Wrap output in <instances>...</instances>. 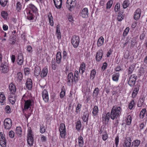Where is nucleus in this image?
I'll use <instances>...</instances> for the list:
<instances>
[{
	"label": "nucleus",
	"instance_id": "e433bc0d",
	"mask_svg": "<svg viewBox=\"0 0 147 147\" xmlns=\"http://www.w3.org/2000/svg\"><path fill=\"white\" fill-rule=\"evenodd\" d=\"M144 102V100L143 98L140 99L138 101L137 103V106L138 107H141L143 105Z\"/></svg>",
	"mask_w": 147,
	"mask_h": 147
},
{
	"label": "nucleus",
	"instance_id": "ddd939ff",
	"mask_svg": "<svg viewBox=\"0 0 147 147\" xmlns=\"http://www.w3.org/2000/svg\"><path fill=\"white\" fill-rule=\"evenodd\" d=\"M103 55V51L102 49L98 50L96 56V60L97 62H99L101 60Z\"/></svg>",
	"mask_w": 147,
	"mask_h": 147
},
{
	"label": "nucleus",
	"instance_id": "c85d7f7f",
	"mask_svg": "<svg viewBox=\"0 0 147 147\" xmlns=\"http://www.w3.org/2000/svg\"><path fill=\"white\" fill-rule=\"evenodd\" d=\"M120 74L119 73H116L113 74L112 76L113 80L115 82H117L119 80Z\"/></svg>",
	"mask_w": 147,
	"mask_h": 147
},
{
	"label": "nucleus",
	"instance_id": "cd10ccee",
	"mask_svg": "<svg viewBox=\"0 0 147 147\" xmlns=\"http://www.w3.org/2000/svg\"><path fill=\"white\" fill-rule=\"evenodd\" d=\"M78 146L79 147H83L84 144L83 138L81 136H79L78 138Z\"/></svg>",
	"mask_w": 147,
	"mask_h": 147
},
{
	"label": "nucleus",
	"instance_id": "0e129e2a",
	"mask_svg": "<svg viewBox=\"0 0 147 147\" xmlns=\"http://www.w3.org/2000/svg\"><path fill=\"white\" fill-rule=\"evenodd\" d=\"M102 139L104 141L106 140L108 137V135L107 133L105 134H103L102 136Z\"/></svg>",
	"mask_w": 147,
	"mask_h": 147
},
{
	"label": "nucleus",
	"instance_id": "393cba45",
	"mask_svg": "<svg viewBox=\"0 0 147 147\" xmlns=\"http://www.w3.org/2000/svg\"><path fill=\"white\" fill-rule=\"evenodd\" d=\"M48 72V70L47 67H45L42 70L40 76L41 78H44L47 76Z\"/></svg>",
	"mask_w": 147,
	"mask_h": 147
},
{
	"label": "nucleus",
	"instance_id": "473e14b6",
	"mask_svg": "<svg viewBox=\"0 0 147 147\" xmlns=\"http://www.w3.org/2000/svg\"><path fill=\"white\" fill-rule=\"evenodd\" d=\"M5 95L4 94L3 92H0V102L1 103V105H3V104H2L4 101L5 100Z\"/></svg>",
	"mask_w": 147,
	"mask_h": 147
},
{
	"label": "nucleus",
	"instance_id": "2eb2a0df",
	"mask_svg": "<svg viewBox=\"0 0 147 147\" xmlns=\"http://www.w3.org/2000/svg\"><path fill=\"white\" fill-rule=\"evenodd\" d=\"M141 10L140 8L137 9L134 13V19L136 20H138L140 17Z\"/></svg>",
	"mask_w": 147,
	"mask_h": 147
},
{
	"label": "nucleus",
	"instance_id": "a878e982",
	"mask_svg": "<svg viewBox=\"0 0 147 147\" xmlns=\"http://www.w3.org/2000/svg\"><path fill=\"white\" fill-rule=\"evenodd\" d=\"M104 41V39L103 37L101 36H100L98 39L97 42V45L98 47H100L103 45Z\"/></svg>",
	"mask_w": 147,
	"mask_h": 147
},
{
	"label": "nucleus",
	"instance_id": "f257e3e1",
	"mask_svg": "<svg viewBox=\"0 0 147 147\" xmlns=\"http://www.w3.org/2000/svg\"><path fill=\"white\" fill-rule=\"evenodd\" d=\"M121 109L120 107L113 106L111 112V118L113 120L119 117L121 114Z\"/></svg>",
	"mask_w": 147,
	"mask_h": 147
},
{
	"label": "nucleus",
	"instance_id": "6e6552de",
	"mask_svg": "<svg viewBox=\"0 0 147 147\" xmlns=\"http://www.w3.org/2000/svg\"><path fill=\"white\" fill-rule=\"evenodd\" d=\"M74 82V76L72 72H71L68 74L67 76V83L68 85L71 86Z\"/></svg>",
	"mask_w": 147,
	"mask_h": 147
},
{
	"label": "nucleus",
	"instance_id": "a18cd8bd",
	"mask_svg": "<svg viewBox=\"0 0 147 147\" xmlns=\"http://www.w3.org/2000/svg\"><path fill=\"white\" fill-rule=\"evenodd\" d=\"M5 111L6 113L9 114L11 112V109L10 106L9 105H7L5 108Z\"/></svg>",
	"mask_w": 147,
	"mask_h": 147
},
{
	"label": "nucleus",
	"instance_id": "f3484780",
	"mask_svg": "<svg viewBox=\"0 0 147 147\" xmlns=\"http://www.w3.org/2000/svg\"><path fill=\"white\" fill-rule=\"evenodd\" d=\"M30 8V10L29 11H30L35 13V15L37 14V8L33 5L30 4L28 6Z\"/></svg>",
	"mask_w": 147,
	"mask_h": 147
},
{
	"label": "nucleus",
	"instance_id": "49530a36",
	"mask_svg": "<svg viewBox=\"0 0 147 147\" xmlns=\"http://www.w3.org/2000/svg\"><path fill=\"white\" fill-rule=\"evenodd\" d=\"M22 7V5L20 2H18L16 3V9L18 11H20Z\"/></svg>",
	"mask_w": 147,
	"mask_h": 147
},
{
	"label": "nucleus",
	"instance_id": "864d4df0",
	"mask_svg": "<svg viewBox=\"0 0 147 147\" xmlns=\"http://www.w3.org/2000/svg\"><path fill=\"white\" fill-rule=\"evenodd\" d=\"M46 128L45 126L43 125L42 126H40V132L41 133H44L46 131Z\"/></svg>",
	"mask_w": 147,
	"mask_h": 147
},
{
	"label": "nucleus",
	"instance_id": "0eeeda50",
	"mask_svg": "<svg viewBox=\"0 0 147 147\" xmlns=\"http://www.w3.org/2000/svg\"><path fill=\"white\" fill-rule=\"evenodd\" d=\"M25 102L24 109H22V111H24V110H27L29 108H31V107L32 106L33 104V101L32 100L29 99L26 100H24Z\"/></svg>",
	"mask_w": 147,
	"mask_h": 147
},
{
	"label": "nucleus",
	"instance_id": "603ef678",
	"mask_svg": "<svg viewBox=\"0 0 147 147\" xmlns=\"http://www.w3.org/2000/svg\"><path fill=\"white\" fill-rule=\"evenodd\" d=\"M34 15L32 14L30 11H29L28 14L27 16V18L29 20H31L33 19L34 17Z\"/></svg>",
	"mask_w": 147,
	"mask_h": 147
},
{
	"label": "nucleus",
	"instance_id": "79ce46f5",
	"mask_svg": "<svg viewBox=\"0 0 147 147\" xmlns=\"http://www.w3.org/2000/svg\"><path fill=\"white\" fill-rule=\"evenodd\" d=\"M16 133L19 136L22 133V128L20 127H17L16 129Z\"/></svg>",
	"mask_w": 147,
	"mask_h": 147
},
{
	"label": "nucleus",
	"instance_id": "a211bd4d",
	"mask_svg": "<svg viewBox=\"0 0 147 147\" xmlns=\"http://www.w3.org/2000/svg\"><path fill=\"white\" fill-rule=\"evenodd\" d=\"M16 96L14 94H10L9 96V102L12 105L15 103L16 101Z\"/></svg>",
	"mask_w": 147,
	"mask_h": 147
},
{
	"label": "nucleus",
	"instance_id": "8fccbe9b",
	"mask_svg": "<svg viewBox=\"0 0 147 147\" xmlns=\"http://www.w3.org/2000/svg\"><path fill=\"white\" fill-rule=\"evenodd\" d=\"M135 104V102L134 100L131 101L129 104L128 107L130 110H131L134 107Z\"/></svg>",
	"mask_w": 147,
	"mask_h": 147
},
{
	"label": "nucleus",
	"instance_id": "13d9d810",
	"mask_svg": "<svg viewBox=\"0 0 147 147\" xmlns=\"http://www.w3.org/2000/svg\"><path fill=\"white\" fill-rule=\"evenodd\" d=\"M120 4L119 3H117L115 7V12H117L118 11L120 8Z\"/></svg>",
	"mask_w": 147,
	"mask_h": 147
},
{
	"label": "nucleus",
	"instance_id": "69168bd1",
	"mask_svg": "<svg viewBox=\"0 0 147 147\" xmlns=\"http://www.w3.org/2000/svg\"><path fill=\"white\" fill-rule=\"evenodd\" d=\"M65 94V91L64 90H62L60 93V96L61 98H62L64 97Z\"/></svg>",
	"mask_w": 147,
	"mask_h": 147
},
{
	"label": "nucleus",
	"instance_id": "bf43d9fd",
	"mask_svg": "<svg viewBox=\"0 0 147 147\" xmlns=\"http://www.w3.org/2000/svg\"><path fill=\"white\" fill-rule=\"evenodd\" d=\"M67 57V54L65 51L64 50L63 53V59L64 60L66 59Z\"/></svg>",
	"mask_w": 147,
	"mask_h": 147
},
{
	"label": "nucleus",
	"instance_id": "412c9836",
	"mask_svg": "<svg viewBox=\"0 0 147 147\" xmlns=\"http://www.w3.org/2000/svg\"><path fill=\"white\" fill-rule=\"evenodd\" d=\"M9 88L11 93L14 94L16 91L15 86L12 83L10 84L9 86Z\"/></svg>",
	"mask_w": 147,
	"mask_h": 147
},
{
	"label": "nucleus",
	"instance_id": "20e7f679",
	"mask_svg": "<svg viewBox=\"0 0 147 147\" xmlns=\"http://www.w3.org/2000/svg\"><path fill=\"white\" fill-rule=\"evenodd\" d=\"M80 39L78 36L74 35L72 37L71 43L74 47L77 48L79 44Z\"/></svg>",
	"mask_w": 147,
	"mask_h": 147
},
{
	"label": "nucleus",
	"instance_id": "37998d69",
	"mask_svg": "<svg viewBox=\"0 0 147 147\" xmlns=\"http://www.w3.org/2000/svg\"><path fill=\"white\" fill-rule=\"evenodd\" d=\"M1 16L5 19H6L8 16V14L6 11H2L1 12Z\"/></svg>",
	"mask_w": 147,
	"mask_h": 147
},
{
	"label": "nucleus",
	"instance_id": "f8f14e48",
	"mask_svg": "<svg viewBox=\"0 0 147 147\" xmlns=\"http://www.w3.org/2000/svg\"><path fill=\"white\" fill-rule=\"evenodd\" d=\"M131 140L129 137H126L123 144V147H131Z\"/></svg>",
	"mask_w": 147,
	"mask_h": 147
},
{
	"label": "nucleus",
	"instance_id": "c03bdc74",
	"mask_svg": "<svg viewBox=\"0 0 147 147\" xmlns=\"http://www.w3.org/2000/svg\"><path fill=\"white\" fill-rule=\"evenodd\" d=\"M60 135L61 137L63 138H65L66 135V130H60Z\"/></svg>",
	"mask_w": 147,
	"mask_h": 147
},
{
	"label": "nucleus",
	"instance_id": "39448f33",
	"mask_svg": "<svg viewBox=\"0 0 147 147\" xmlns=\"http://www.w3.org/2000/svg\"><path fill=\"white\" fill-rule=\"evenodd\" d=\"M0 69L3 73H7L9 71L8 63L7 62H3L0 66Z\"/></svg>",
	"mask_w": 147,
	"mask_h": 147
},
{
	"label": "nucleus",
	"instance_id": "6ab92c4d",
	"mask_svg": "<svg viewBox=\"0 0 147 147\" xmlns=\"http://www.w3.org/2000/svg\"><path fill=\"white\" fill-rule=\"evenodd\" d=\"M56 7L57 9H60L61 7L62 0H53Z\"/></svg>",
	"mask_w": 147,
	"mask_h": 147
},
{
	"label": "nucleus",
	"instance_id": "6e6d98bb",
	"mask_svg": "<svg viewBox=\"0 0 147 147\" xmlns=\"http://www.w3.org/2000/svg\"><path fill=\"white\" fill-rule=\"evenodd\" d=\"M66 130L65 126V124L63 123H61L60 125V128L59 131L64 130Z\"/></svg>",
	"mask_w": 147,
	"mask_h": 147
},
{
	"label": "nucleus",
	"instance_id": "09e8293b",
	"mask_svg": "<svg viewBox=\"0 0 147 147\" xmlns=\"http://www.w3.org/2000/svg\"><path fill=\"white\" fill-rule=\"evenodd\" d=\"M23 75L22 73L19 72L17 74V79L19 81H21L22 80L23 78Z\"/></svg>",
	"mask_w": 147,
	"mask_h": 147
},
{
	"label": "nucleus",
	"instance_id": "9d476101",
	"mask_svg": "<svg viewBox=\"0 0 147 147\" xmlns=\"http://www.w3.org/2000/svg\"><path fill=\"white\" fill-rule=\"evenodd\" d=\"M0 145L2 147H5L6 146V140L2 132H0Z\"/></svg>",
	"mask_w": 147,
	"mask_h": 147
},
{
	"label": "nucleus",
	"instance_id": "680f3d73",
	"mask_svg": "<svg viewBox=\"0 0 147 147\" xmlns=\"http://www.w3.org/2000/svg\"><path fill=\"white\" fill-rule=\"evenodd\" d=\"M129 30V27L126 28L123 32V35L124 36H126L127 35Z\"/></svg>",
	"mask_w": 147,
	"mask_h": 147
},
{
	"label": "nucleus",
	"instance_id": "bb28decb",
	"mask_svg": "<svg viewBox=\"0 0 147 147\" xmlns=\"http://www.w3.org/2000/svg\"><path fill=\"white\" fill-rule=\"evenodd\" d=\"M62 59L61 53L60 52H57L56 55V62L57 63L59 64L61 61Z\"/></svg>",
	"mask_w": 147,
	"mask_h": 147
},
{
	"label": "nucleus",
	"instance_id": "e2e57ef3",
	"mask_svg": "<svg viewBox=\"0 0 147 147\" xmlns=\"http://www.w3.org/2000/svg\"><path fill=\"white\" fill-rule=\"evenodd\" d=\"M24 71L26 75H28L30 74V70L28 68H25L24 69Z\"/></svg>",
	"mask_w": 147,
	"mask_h": 147
},
{
	"label": "nucleus",
	"instance_id": "aec40b11",
	"mask_svg": "<svg viewBox=\"0 0 147 147\" xmlns=\"http://www.w3.org/2000/svg\"><path fill=\"white\" fill-rule=\"evenodd\" d=\"M24 61L23 56L21 53L19 54L17 59L18 64L19 65H21L22 64Z\"/></svg>",
	"mask_w": 147,
	"mask_h": 147
},
{
	"label": "nucleus",
	"instance_id": "4c0bfd02",
	"mask_svg": "<svg viewBox=\"0 0 147 147\" xmlns=\"http://www.w3.org/2000/svg\"><path fill=\"white\" fill-rule=\"evenodd\" d=\"M129 4V0L124 1L123 3V6L124 9H126Z\"/></svg>",
	"mask_w": 147,
	"mask_h": 147
},
{
	"label": "nucleus",
	"instance_id": "3c124183",
	"mask_svg": "<svg viewBox=\"0 0 147 147\" xmlns=\"http://www.w3.org/2000/svg\"><path fill=\"white\" fill-rule=\"evenodd\" d=\"M82 107V105L78 103V104L76 108V112L78 113H79L81 111V109Z\"/></svg>",
	"mask_w": 147,
	"mask_h": 147
},
{
	"label": "nucleus",
	"instance_id": "5fc2aeb1",
	"mask_svg": "<svg viewBox=\"0 0 147 147\" xmlns=\"http://www.w3.org/2000/svg\"><path fill=\"white\" fill-rule=\"evenodd\" d=\"M113 3V1L111 0H109L107 3V8L109 9L111 7Z\"/></svg>",
	"mask_w": 147,
	"mask_h": 147
},
{
	"label": "nucleus",
	"instance_id": "4468645a",
	"mask_svg": "<svg viewBox=\"0 0 147 147\" xmlns=\"http://www.w3.org/2000/svg\"><path fill=\"white\" fill-rule=\"evenodd\" d=\"M42 96L43 100L45 102H48L49 100V95L48 92L45 89L42 93Z\"/></svg>",
	"mask_w": 147,
	"mask_h": 147
},
{
	"label": "nucleus",
	"instance_id": "dca6fc26",
	"mask_svg": "<svg viewBox=\"0 0 147 147\" xmlns=\"http://www.w3.org/2000/svg\"><path fill=\"white\" fill-rule=\"evenodd\" d=\"M32 82L31 79L28 78L27 79L26 83V88L29 90L32 89Z\"/></svg>",
	"mask_w": 147,
	"mask_h": 147
},
{
	"label": "nucleus",
	"instance_id": "c756f323",
	"mask_svg": "<svg viewBox=\"0 0 147 147\" xmlns=\"http://www.w3.org/2000/svg\"><path fill=\"white\" fill-rule=\"evenodd\" d=\"M79 72L78 71L76 70L75 71L74 74V82L76 83H77L79 79Z\"/></svg>",
	"mask_w": 147,
	"mask_h": 147
},
{
	"label": "nucleus",
	"instance_id": "c9c22d12",
	"mask_svg": "<svg viewBox=\"0 0 147 147\" xmlns=\"http://www.w3.org/2000/svg\"><path fill=\"white\" fill-rule=\"evenodd\" d=\"M146 111V108L142 109L140 114V118L142 119L144 117Z\"/></svg>",
	"mask_w": 147,
	"mask_h": 147
},
{
	"label": "nucleus",
	"instance_id": "2f4dec72",
	"mask_svg": "<svg viewBox=\"0 0 147 147\" xmlns=\"http://www.w3.org/2000/svg\"><path fill=\"white\" fill-rule=\"evenodd\" d=\"M89 114L88 113H84L82 117V119L84 122H87L88 120Z\"/></svg>",
	"mask_w": 147,
	"mask_h": 147
},
{
	"label": "nucleus",
	"instance_id": "052dcab7",
	"mask_svg": "<svg viewBox=\"0 0 147 147\" xmlns=\"http://www.w3.org/2000/svg\"><path fill=\"white\" fill-rule=\"evenodd\" d=\"M9 135L11 138H13L14 136V133L12 130H11L9 132Z\"/></svg>",
	"mask_w": 147,
	"mask_h": 147
},
{
	"label": "nucleus",
	"instance_id": "a19ab883",
	"mask_svg": "<svg viewBox=\"0 0 147 147\" xmlns=\"http://www.w3.org/2000/svg\"><path fill=\"white\" fill-rule=\"evenodd\" d=\"M99 93V90L98 88H96L94 90L92 95L93 96H96L98 95Z\"/></svg>",
	"mask_w": 147,
	"mask_h": 147
},
{
	"label": "nucleus",
	"instance_id": "7ed1b4c3",
	"mask_svg": "<svg viewBox=\"0 0 147 147\" xmlns=\"http://www.w3.org/2000/svg\"><path fill=\"white\" fill-rule=\"evenodd\" d=\"M32 132L31 128L28 129L27 140L28 143L30 146L33 145L34 141L33 135L32 134Z\"/></svg>",
	"mask_w": 147,
	"mask_h": 147
},
{
	"label": "nucleus",
	"instance_id": "de8ad7c7",
	"mask_svg": "<svg viewBox=\"0 0 147 147\" xmlns=\"http://www.w3.org/2000/svg\"><path fill=\"white\" fill-rule=\"evenodd\" d=\"M8 0H0V4L3 7H5L7 5Z\"/></svg>",
	"mask_w": 147,
	"mask_h": 147
},
{
	"label": "nucleus",
	"instance_id": "5701e85b",
	"mask_svg": "<svg viewBox=\"0 0 147 147\" xmlns=\"http://www.w3.org/2000/svg\"><path fill=\"white\" fill-rule=\"evenodd\" d=\"M60 26L59 25H57V30L56 31L57 38L58 39H61V34L60 29Z\"/></svg>",
	"mask_w": 147,
	"mask_h": 147
},
{
	"label": "nucleus",
	"instance_id": "423d86ee",
	"mask_svg": "<svg viewBox=\"0 0 147 147\" xmlns=\"http://www.w3.org/2000/svg\"><path fill=\"white\" fill-rule=\"evenodd\" d=\"M12 125L11 120L9 118L5 119L4 121L3 126L5 129L9 130Z\"/></svg>",
	"mask_w": 147,
	"mask_h": 147
},
{
	"label": "nucleus",
	"instance_id": "9b49d317",
	"mask_svg": "<svg viewBox=\"0 0 147 147\" xmlns=\"http://www.w3.org/2000/svg\"><path fill=\"white\" fill-rule=\"evenodd\" d=\"M88 9L86 7L83 8L80 13V15L84 18L88 17Z\"/></svg>",
	"mask_w": 147,
	"mask_h": 147
},
{
	"label": "nucleus",
	"instance_id": "338daca9",
	"mask_svg": "<svg viewBox=\"0 0 147 147\" xmlns=\"http://www.w3.org/2000/svg\"><path fill=\"white\" fill-rule=\"evenodd\" d=\"M110 113L109 112L107 113L105 117V120L108 122L110 119Z\"/></svg>",
	"mask_w": 147,
	"mask_h": 147
},
{
	"label": "nucleus",
	"instance_id": "f704fd0d",
	"mask_svg": "<svg viewBox=\"0 0 147 147\" xmlns=\"http://www.w3.org/2000/svg\"><path fill=\"white\" fill-rule=\"evenodd\" d=\"M40 69L39 67H36L34 71V74L35 76H38L40 74Z\"/></svg>",
	"mask_w": 147,
	"mask_h": 147
},
{
	"label": "nucleus",
	"instance_id": "58836bf2",
	"mask_svg": "<svg viewBox=\"0 0 147 147\" xmlns=\"http://www.w3.org/2000/svg\"><path fill=\"white\" fill-rule=\"evenodd\" d=\"M81 127V123L80 120H79L76 123V128L77 130L79 131Z\"/></svg>",
	"mask_w": 147,
	"mask_h": 147
},
{
	"label": "nucleus",
	"instance_id": "72a5a7b5",
	"mask_svg": "<svg viewBox=\"0 0 147 147\" xmlns=\"http://www.w3.org/2000/svg\"><path fill=\"white\" fill-rule=\"evenodd\" d=\"M98 111V107L97 106H95L93 109L92 113L94 116L97 115Z\"/></svg>",
	"mask_w": 147,
	"mask_h": 147
},
{
	"label": "nucleus",
	"instance_id": "7c9ffc66",
	"mask_svg": "<svg viewBox=\"0 0 147 147\" xmlns=\"http://www.w3.org/2000/svg\"><path fill=\"white\" fill-rule=\"evenodd\" d=\"M90 75V78L91 80H93L95 78L96 74V70L95 69H93L91 70Z\"/></svg>",
	"mask_w": 147,
	"mask_h": 147
},
{
	"label": "nucleus",
	"instance_id": "ea45409f",
	"mask_svg": "<svg viewBox=\"0 0 147 147\" xmlns=\"http://www.w3.org/2000/svg\"><path fill=\"white\" fill-rule=\"evenodd\" d=\"M131 122V117L130 115L127 116L126 121V124L127 125H130Z\"/></svg>",
	"mask_w": 147,
	"mask_h": 147
},
{
	"label": "nucleus",
	"instance_id": "774afa93",
	"mask_svg": "<svg viewBox=\"0 0 147 147\" xmlns=\"http://www.w3.org/2000/svg\"><path fill=\"white\" fill-rule=\"evenodd\" d=\"M56 65L55 63V62L54 61L52 60V69L55 70L56 68Z\"/></svg>",
	"mask_w": 147,
	"mask_h": 147
},
{
	"label": "nucleus",
	"instance_id": "4be33fe9",
	"mask_svg": "<svg viewBox=\"0 0 147 147\" xmlns=\"http://www.w3.org/2000/svg\"><path fill=\"white\" fill-rule=\"evenodd\" d=\"M86 67V65L84 62H83L81 64L79 67V72L82 74H83L84 72Z\"/></svg>",
	"mask_w": 147,
	"mask_h": 147
},
{
	"label": "nucleus",
	"instance_id": "b1692460",
	"mask_svg": "<svg viewBox=\"0 0 147 147\" xmlns=\"http://www.w3.org/2000/svg\"><path fill=\"white\" fill-rule=\"evenodd\" d=\"M141 143V141L136 139L134 140L132 143L131 147H138Z\"/></svg>",
	"mask_w": 147,
	"mask_h": 147
},
{
	"label": "nucleus",
	"instance_id": "f03ea898",
	"mask_svg": "<svg viewBox=\"0 0 147 147\" xmlns=\"http://www.w3.org/2000/svg\"><path fill=\"white\" fill-rule=\"evenodd\" d=\"M66 6L69 11H73L76 5V0H67L66 2Z\"/></svg>",
	"mask_w": 147,
	"mask_h": 147
},
{
	"label": "nucleus",
	"instance_id": "4d7b16f0",
	"mask_svg": "<svg viewBox=\"0 0 147 147\" xmlns=\"http://www.w3.org/2000/svg\"><path fill=\"white\" fill-rule=\"evenodd\" d=\"M134 69V67H133V66H130L128 69V74H131L132 73Z\"/></svg>",
	"mask_w": 147,
	"mask_h": 147
},
{
	"label": "nucleus",
	"instance_id": "1a4fd4ad",
	"mask_svg": "<svg viewBox=\"0 0 147 147\" xmlns=\"http://www.w3.org/2000/svg\"><path fill=\"white\" fill-rule=\"evenodd\" d=\"M137 78L135 74H133L130 76L128 83L131 87H133L135 84Z\"/></svg>",
	"mask_w": 147,
	"mask_h": 147
}]
</instances>
